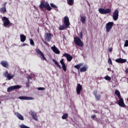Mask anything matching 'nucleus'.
Wrapping results in <instances>:
<instances>
[{"label": "nucleus", "instance_id": "13", "mask_svg": "<svg viewBox=\"0 0 128 128\" xmlns=\"http://www.w3.org/2000/svg\"><path fill=\"white\" fill-rule=\"evenodd\" d=\"M29 114L32 116V118L34 120H38V116L36 115V112L30 110Z\"/></svg>", "mask_w": 128, "mask_h": 128}, {"label": "nucleus", "instance_id": "35", "mask_svg": "<svg viewBox=\"0 0 128 128\" xmlns=\"http://www.w3.org/2000/svg\"><path fill=\"white\" fill-rule=\"evenodd\" d=\"M38 90H44L45 88L42 87H40L38 88Z\"/></svg>", "mask_w": 128, "mask_h": 128}, {"label": "nucleus", "instance_id": "5", "mask_svg": "<svg viewBox=\"0 0 128 128\" xmlns=\"http://www.w3.org/2000/svg\"><path fill=\"white\" fill-rule=\"evenodd\" d=\"M2 20L3 21V26L5 28H8V26H10V20L6 16H4L2 18Z\"/></svg>", "mask_w": 128, "mask_h": 128}, {"label": "nucleus", "instance_id": "44", "mask_svg": "<svg viewBox=\"0 0 128 128\" xmlns=\"http://www.w3.org/2000/svg\"><path fill=\"white\" fill-rule=\"evenodd\" d=\"M26 44H23V46H26Z\"/></svg>", "mask_w": 128, "mask_h": 128}, {"label": "nucleus", "instance_id": "19", "mask_svg": "<svg viewBox=\"0 0 128 128\" xmlns=\"http://www.w3.org/2000/svg\"><path fill=\"white\" fill-rule=\"evenodd\" d=\"M115 62H118V64H124V62H126V59H122V58H119L116 59L115 60Z\"/></svg>", "mask_w": 128, "mask_h": 128}, {"label": "nucleus", "instance_id": "22", "mask_svg": "<svg viewBox=\"0 0 128 128\" xmlns=\"http://www.w3.org/2000/svg\"><path fill=\"white\" fill-rule=\"evenodd\" d=\"M94 94L95 96V98L96 100H100V94H98V91H94Z\"/></svg>", "mask_w": 128, "mask_h": 128}, {"label": "nucleus", "instance_id": "11", "mask_svg": "<svg viewBox=\"0 0 128 128\" xmlns=\"http://www.w3.org/2000/svg\"><path fill=\"white\" fill-rule=\"evenodd\" d=\"M4 76L6 78H7V79L8 80H12V78H14V74L10 76V74H8V71L6 72L4 74Z\"/></svg>", "mask_w": 128, "mask_h": 128}, {"label": "nucleus", "instance_id": "40", "mask_svg": "<svg viewBox=\"0 0 128 128\" xmlns=\"http://www.w3.org/2000/svg\"><path fill=\"white\" fill-rule=\"evenodd\" d=\"M126 72V74H128V68H127L126 70H125Z\"/></svg>", "mask_w": 128, "mask_h": 128}, {"label": "nucleus", "instance_id": "43", "mask_svg": "<svg viewBox=\"0 0 128 128\" xmlns=\"http://www.w3.org/2000/svg\"><path fill=\"white\" fill-rule=\"evenodd\" d=\"M112 104H114V103H112V102H111L110 105L112 106Z\"/></svg>", "mask_w": 128, "mask_h": 128}, {"label": "nucleus", "instance_id": "39", "mask_svg": "<svg viewBox=\"0 0 128 128\" xmlns=\"http://www.w3.org/2000/svg\"><path fill=\"white\" fill-rule=\"evenodd\" d=\"M112 48H108V52H112Z\"/></svg>", "mask_w": 128, "mask_h": 128}, {"label": "nucleus", "instance_id": "4", "mask_svg": "<svg viewBox=\"0 0 128 128\" xmlns=\"http://www.w3.org/2000/svg\"><path fill=\"white\" fill-rule=\"evenodd\" d=\"M98 10L101 14H110L112 12V9L110 8L104 9L100 8Z\"/></svg>", "mask_w": 128, "mask_h": 128}, {"label": "nucleus", "instance_id": "27", "mask_svg": "<svg viewBox=\"0 0 128 128\" xmlns=\"http://www.w3.org/2000/svg\"><path fill=\"white\" fill-rule=\"evenodd\" d=\"M115 94L117 96L118 98H122V96H120V92L118 90H116L115 91Z\"/></svg>", "mask_w": 128, "mask_h": 128}, {"label": "nucleus", "instance_id": "12", "mask_svg": "<svg viewBox=\"0 0 128 128\" xmlns=\"http://www.w3.org/2000/svg\"><path fill=\"white\" fill-rule=\"evenodd\" d=\"M113 20H118V10H116L112 16Z\"/></svg>", "mask_w": 128, "mask_h": 128}, {"label": "nucleus", "instance_id": "3", "mask_svg": "<svg viewBox=\"0 0 128 128\" xmlns=\"http://www.w3.org/2000/svg\"><path fill=\"white\" fill-rule=\"evenodd\" d=\"M39 8H46L48 12L52 10V7L50 6V4L48 2H42L39 6Z\"/></svg>", "mask_w": 128, "mask_h": 128}, {"label": "nucleus", "instance_id": "30", "mask_svg": "<svg viewBox=\"0 0 128 128\" xmlns=\"http://www.w3.org/2000/svg\"><path fill=\"white\" fill-rule=\"evenodd\" d=\"M68 114H65L62 116V120H66V118H68Z\"/></svg>", "mask_w": 128, "mask_h": 128}, {"label": "nucleus", "instance_id": "10", "mask_svg": "<svg viewBox=\"0 0 128 128\" xmlns=\"http://www.w3.org/2000/svg\"><path fill=\"white\" fill-rule=\"evenodd\" d=\"M118 106H120L121 108H126V106L124 104V98H119V100H118Z\"/></svg>", "mask_w": 128, "mask_h": 128}, {"label": "nucleus", "instance_id": "18", "mask_svg": "<svg viewBox=\"0 0 128 128\" xmlns=\"http://www.w3.org/2000/svg\"><path fill=\"white\" fill-rule=\"evenodd\" d=\"M63 56L66 58L68 62H70L72 60V56L68 53L64 54Z\"/></svg>", "mask_w": 128, "mask_h": 128}, {"label": "nucleus", "instance_id": "32", "mask_svg": "<svg viewBox=\"0 0 128 128\" xmlns=\"http://www.w3.org/2000/svg\"><path fill=\"white\" fill-rule=\"evenodd\" d=\"M104 80H112V78H110L108 76H106L104 77Z\"/></svg>", "mask_w": 128, "mask_h": 128}, {"label": "nucleus", "instance_id": "21", "mask_svg": "<svg viewBox=\"0 0 128 128\" xmlns=\"http://www.w3.org/2000/svg\"><path fill=\"white\" fill-rule=\"evenodd\" d=\"M20 100H34V98L32 97H28L24 96H20L18 98Z\"/></svg>", "mask_w": 128, "mask_h": 128}, {"label": "nucleus", "instance_id": "7", "mask_svg": "<svg viewBox=\"0 0 128 128\" xmlns=\"http://www.w3.org/2000/svg\"><path fill=\"white\" fill-rule=\"evenodd\" d=\"M112 26H114V22H108L106 25V32H110V30L112 28Z\"/></svg>", "mask_w": 128, "mask_h": 128}, {"label": "nucleus", "instance_id": "23", "mask_svg": "<svg viewBox=\"0 0 128 128\" xmlns=\"http://www.w3.org/2000/svg\"><path fill=\"white\" fill-rule=\"evenodd\" d=\"M80 20L82 22V24H86V17L85 16H84L82 15H80Z\"/></svg>", "mask_w": 128, "mask_h": 128}, {"label": "nucleus", "instance_id": "45", "mask_svg": "<svg viewBox=\"0 0 128 128\" xmlns=\"http://www.w3.org/2000/svg\"><path fill=\"white\" fill-rule=\"evenodd\" d=\"M126 80H127V82L128 84V78H127Z\"/></svg>", "mask_w": 128, "mask_h": 128}, {"label": "nucleus", "instance_id": "1", "mask_svg": "<svg viewBox=\"0 0 128 128\" xmlns=\"http://www.w3.org/2000/svg\"><path fill=\"white\" fill-rule=\"evenodd\" d=\"M64 24L60 25L59 26V30H66V28H68L70 26V18L67 16H65L64 17Z\"/></svg>", "mask_w": 128, "mask_h": 128}, {"label": "nucleus", "instance_id": "25", "mask_svg": "<svg viewBox=\"0 0 128 128\" xmlns=\"http://www.w3.org/2000/svg\"><path fill=\"white\" fill-rule=\"evenodd\" d=\"M16 116H17V118L20 120H24V116H22V115L20 114V113H16Z\"/></svg>", "mask_w": 128, "mask_h": 128}, {"label": "nucleus", "instance_id": "36", "mask_svg": "<svg viewBox=\"0 0 128 128\" xmlns=\"http://www.w3.org/2000/svg\"><path fill=\"white\" fill-rule=\"evenodd\" d=\"M124 46H128V40H126V42H125V44H124Z\"/></svg>", "mask_w": 128, "mask_h": 128}, {"label": "nucleus", "instance_id": "2", "mask_svg": "<svg viewBox=\"0 0 128 128\" xmlns=\"http://www.w3.org/2000/svg\"><path fill=\"white\" fill-rule=\"evenodd\" d=\"M83 66H84L83 63H80L78 64H76V66H74V68H76L77 70H80V72H86L88 70V67L86 66H84L83 67H82Z\"/></svg>", "mask_w": 128, "mask_h": 128}, {"label": "nucleus", "instance_id": "38", "mask_svg": "<svg viewBox=\"0 0 128 128\" xmlns=\"http://www.w3.org/2000/svg\"><path fill=\"white\" fill-rule=\"evenodd\" d=\"M96 114H94L91 116L92 118H93V119L96 118Z\"/></svg>", "mask_w": 128, "mask_h": 128}, {"label": "nucleus", "instance_id": "20", "mask_svg": "<svg viewBox=\"0 0 128 128\" xmlns=\"http://www.w3.org/2000/svg\"><path fill=\"white\" fill-rule=\"evenodd\" d=\"M52 50L56 54H60V50H58L54 45V46L52 47Z\"/></svg>", "mask_w": 128, "mask_h": 128}, {"label": "nucleus", "instance_id": "15", "mask_svg": "<svg viewBox=\"0 0 128 128\" xmlns=\"http://www.w3.org/2000/svg\"><path fill=\"white\" fill-rule=\"evenodd\" d=\"M82 86L80 84H78L76 89L77 94H79V96L80 94V92H82Z\"/></svg>", "mask_w": 128, "mask_h": 128}, {"label": "nucleus", "instance_id": "8", "mask_svg": "<svg viewBox=\"0 0 128 128\" xmlns=\"http://www.w3.org/2000/svg\"><path fill=\"white\" fill-rule=\"evenodd\" d=\"M36 54L40 56L41 60H46V58L44 57V53H42V51H40V49H36Z\"/></svg>", "mask_w": 128, "mask_h": 128}, {"label": "nucleus", "instance_id": "14", "mask_svg": "<svg viewBox=\"0 0 128 128\" xmlns=\"http://www.w3.org/2000/svg\"><path fill=\"white\" fill-rule=\"evenodd\" d=\"M0 64H2V66L6 68H8V62L6 60H2L0 62Z\"/></svg>", "mask_w": 128, "mask_h": 128}, {"label": "nucleus", "instance_id": "42", "mask_svg": "<svg viewBox=\"0 0 128 128\" xmlns=\"http://www.w3.org/2000/svg\"><path fill=\"white\" fill-rule=\"evenodd\" d=\"M108 72H110L112 70H110V68H108Z\"/></svg>", "mask_w": 128, "mask_h": 128}, {"label": "nucleus", "instance_id": "34", "mask_svg": "<svg viewBox=\"0 0 128 128\" xmlns=\"http://www.w3.org/2000/svg\"><path fill=\"white\" fill-rule=\"evenodd\" d=\"M108 62L109 64L112 66V60L110 58L108 59Z\"/></svg>", "mask_w": 128, "mask_h": 128}, {"label": "nucleus", "instance_id": "29", "mask_svg": "<svg viewBox=\"0 0 128 128\" xmlns=\"http://www.w3.org/2000/svg\"><path fill=\"white\" fill-rule=\"evenodd\" d=\"M74 0H67V4L69 6H73L74 4Z\"/></svg>", "mask_w": 128, "mask_h": 128}, {"label": "nucleus", "instance_id": "28", "mask_svg": "<svg viewBox=\"0 0 128 128\" xmlns=\"http://www.w3.org/2000/svg\"><path fill=\"white\" fill-rule=\"evenodd\" d=\"M0 12H3L4 14V12H6V6L0 8Z\"/></svg>", "mask_w": 128, "mask_h": 128}, {"label": "nucleus", "instance_id": "6", "mask_svg": "<svg viewBox=\"0 0 128 128\" xmlns=\"http://www.w3.org/2000/svg\"><path fill=\"white\" fill-rule=\"evenodd\" d=\"M74 42L76 44V46H84V43L82 40L78 38V37H75L74 38Z\"/></svg>", "mask_w": 128, "mask_h": 128}, {"label": "nucleus", "instance_id": "33", "mask_svg": "<svg viewBox=\"0 0 128 128\" xmlns=\"http://www.w3.org/2000/svg\"><path fill=\"white\" fill-rule=\"evenodd\" d=\"M30 40L31 46H34V40H32V39H30Z\"/></svg>", "mask_w": 128, "mask_h": 128}, {"label": "nucleus", "instance_id": "9", "mask_svg": "<svg viewBox=\"0 0 128 128\" xmlns=\"http://www.w3.org/2000/svg\"><path fill=\"white\" fill-rule=\"evenodd\" d=\"M22 88L20 85H16L14 86H11L8 88L7 92H12V90H18V88Z\"/></svg>", "mask_w": 128, "mask_h": 128}, {"label": "nucleus", "instance_id": "46", "mask_svg": "<svg viewBox=\"0 0 128 128\" xmlns=\"http://www.w3.org/2000/svg\"><path fill=\"white\" fill-rule=\"evenodd\" d=\"M87 3L88 4V5H90V4L88 3V2L87 1Z\"/></svg>", "mask_w": 128, "mask_h": 128}, {"label": "nucleus", "instance_id": "16", "mask_svg": "<svg viewBox=\"0 0 128 128\" xmlns=\"http://www.w3.org/2000/svg\"><path fill=\"white\" fill-rule=\"evenodd\" d=\"M64 58H62L60 60V63L61 64L62 66V68L64 72H66V64L64 62Z\"/></svg>", "mask_w": 128, "mask_h": 128}, {"label": "nucleus", "instance_id": "47", "mask_svg": "<svg viewBox=\"0 0 128 128\" xmlns=\"http://www.w3.org/2000/svg\"><path fill=\"white\" fill-rule=\"evenodd\" d=\"M0 104H2V102H0Z\"/></svg>", "mask_w": 128, "mask_h": 128}, {"label": "nucleus", "instance_id": "37", "mask_svg": "<svg viewBox=\"0 0 128 128\" xmlns=\"http://www.w3.org/2000/svg\"><path fill=\"white\" fill-rule=\"evenodd\" d=\"M79 36L80 38H82V32H80Z\"/></svg>", "mask_w": 128, "mask_h": 128}, {"label": "nucleus", "instance_id": "41", "mask_svg": "<svg viewBox=\"0 0 128 128\" xmlns=\"http://www.w3.org/2000/svg\"><path fill=\"white\" fill-rule=\"evenodd\" d=\"M4 6H6V2H5L4 4Z\"/></svg>", "mask_w": 128, "mask_h": 128}, {"label": "nucleus", "instance_id": "26", "mask_svg": "<svg viewBox=\"0 0 128 128\" xmlns=\"http://www.w3.org/2000/svg\"><path fill=\"white\" fill-rule=\"evenodd\" d=\"M52 60L53 62H54L55 64L57 66H58L60 70H62V66H60V64H58V62L56 60L52 59Z\"/></svg>", "mask_w": 128, "mask_h": 128}, {"label": "nucleus", "instance_id": "17", "mask_svg": "<svg viewBox=\"0 0 128 128\" xmlns=\"http://www.w3.org/2000/svg\"><path fill=\"white\" fill-rule=\"evenodd\" d=\"M50 40H52V34L46 33L45 35V40H46V42H50Z\"/></svg>", "mask_w": 128, "mask_h": 128}, {"label": "nucleus", "instance_id": "24", "mask_svg": "<svg viewBox=\"0 0 128 128\" xmlns=\"http://www.w3.org/2000/svg\"><path fill=\"white\" fill-rule=\"evenodd\" d=\"M20 40L22 42H26V36L22 34H20Z\"/></svg>", "mask_w": 128, "mask_h": 128}, {"label": "nucleus", "instance_id": "31", "mask_svg": "<svg viewBox=\"0 0 128 128\" xmlns=\"http://www.w3.org/2000/svg\"><path fill=\"white\" fill-rule=\"evenodd\" d=\"M50 5V6L53 8H58V6H56V4H54V3H51Z\"/></svg>", "mask_w": 128, "mask_h": 128}]
</instances>
